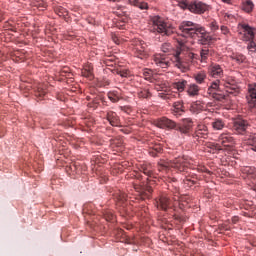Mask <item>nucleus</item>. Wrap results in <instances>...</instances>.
Instances as JSON below:
<instances>
[{"instance_id":"f257e3e1","label":"nucleus","mask_w":256,"mask_h":256,"mask_svg":"<svg viewBox=\"0 0 256 256\" xmlns=\"http://www.w3.org/2000/svg\"><path fill=\"white\" fill-rule=\"evenodd\" d=\"M186 39L187 36L183 34L178 35L174 56L170 58L171 61L175 63V66L182 70L183 73L189 69V63H191V61H193V57H195V54H193V52H189V47L185 45V43H187Z\"/></svg>"},{"instance_id":"f03ea898","label":"nucleus","mask_w":256,"mask_h":256,"mask_svg":"<svg viewBox=\"0 0 256 256\" xmlns=\"http://www.w3.org/2000/svg\"><path fill=\"white\" fill-rule=\"evenodd\" d=\"M233 129L238 133V135H246L248 136L247 145L250 146L252 151H256V137L251 136L255 131H253V127H251V122L249 120L238 118L234 121Z\"/></svg>"},{"instance_id":"7ed1b4c3","label":"nucleus","mask_w":256,"mask_h":256,"mask_svg":"<svg viewBox=\"0 0 256 256\" xmlns=\"http://www.w3.org/2000/svg\"><path fill=\"white\" fill-rule=\"evenodd\" d=\"M153 32L157 33H171V25L167 24L160 16H153L152 19Z\"/></svg>"},{"instance_id":"20e7f679","label":"nucleus","mask_w":256,"mask_h":256,"mask_svg":"<svg viewBox=\"0 0 256 256\" xmlns=\"http://www.w3.org/2000/svg\"><path fill=\"white\" fill-rule=\"evenodd\" d=\"M132 45L134 46V54L138 59H147V44L145 42L135 39L132 41Z\"/></svg>"},{"instance_id":"39448f33","label":"nucleus","mask_w":256,"mask_h":256,"mask_svg":"<svg viewBox=\"0 0 256 256\" xmlns=\"http://www.w3.org/2000/svg\"><path fill=\"white\" fill-rule=\"evenodd\" d=\"M188 9L191 13H195V15H203V13L211 9V6L199 0H195L188 5Z\"/></svg>"},{"instance_id":"423d86ee","label":"nucleus","mask_w":256,"mask_h":256,"mask_svg":"<svg viewBox=\"0 0 256 256\" xmlns=\"http://www.w3.org/2000/svg\"><path fill=\"white\" fill-rule=\"evenodd\" d=\"M168 167H172L173 169H177V171L183 172L187 169V161H185V158H176L174 160H170ZM163 169H167V165H160L158 167V171H163Z\"/></svg>"},{"instance_id":"0eeeda50","label":"nucleus","mask_w":256,"mask_h":256,"mask_svg":"<svg viewBox=\"0 0 256 256\" xmlns=\"http://www.w3.org/2000/svg\"><path fill=\"white\" fill-rule=\"evenodd\" d=\"M153 125L159 129H177V123L167 117L153 120Z\"/></svg>"},{"instance_id":"6e6552de","label":"nucleus","mask_w":256,"mask_h":256,"mask_svg":"<svg viewBox=\"0 0 256 256\" xmlns=\"http://www.w3.org/2000/svg\"><path fill=\"white\" fill-rule=\"evenodd\" d=\"M179 29L180 31H182V33H191V31H193L194 33H201L205 31L203 27L191 21L182 22Z\"/></svg>"},{"instance_id":"1a4fd4ad","label":"nucleus","mask_w":256,"mask_h":256,"mask_svg":"<svg viewBox=\"0 0 256 256\" xmlns=\"http://www.w3.org/2000/svg\"><path fill=\"white\" fill-rule=\"evenodd\" d=\"M176 131L181 133V135H189L191 133V129H193V120L190 118H186L182 121V124H176Z\"/></svg>"},{"instance_id":"9d476101","label":"nucleus","mask_w":256,"mask_h":256,"mask_svg":"<svg viewBox=\"0 0 256 256\" xmlns=\"http://www.w3.org/2000/svg\"><path fill=\"white\" fill-rule=\"evenodd\" d=\"M225 88L228 95H233L234 97L239 95V86L237 85V81H235L233 78L227 79Z\"/></svg>"},{"instance_id":"9b49d317","label":"nucleus","mask_w":256,"mask_h":256,"mask_svg":"<svg viewBox=\"0 0 256 256\" xmlns=\"http://www.w3.org/2000/svg\"><path fill=\"white\" fill-rule=\"evenodd\" d=\"M156 206L157 209L167 211V209L171 207V198H169V196H160V198L156 200Z\"/></svg>"},{"instance_id":"f8f14e48","label":"nucleus","mask_w":256,"mask_h":256,"mask_svg":"<svg viewBox=\"0 0 256 256\" xmlns=\"http://www.w3.org/2000/svg\"><path fill=\"white\" fill-rule=\"evenodd\" d=\"M169 57H166L163 54L154 55V63H156L157 67H161L162 69H167L169 67Z\"/></svg>"},{"instance_id":"ddd939ff","label":"nucleus","mask_w":256,"mask_h":256,"mask_svg":"<svg viewBox=\"0 0 256 256\" xmlns=\"http://www.w3.org/2000/svg\"><path fill=\"white\" fill-rule=\"evenodd\" d=\"M219 142L223 147H233V143H235V139L231 136L230 133H222L219 136Z\"/></svg>"},{"instance_id":"4468645a","label":"nucleus","mask_w":256,"mask_h":256,"mask_svg":"<svg viewBox=\"0 0 256 256\" xmlns=\"http://www.w3.org/2000/svg\"><path fill=\"white\" fill-rule=\"evenodd\" d=\"M205 102L201 100L194 101L190 104V112L199 115L202 111H205Z\"/></svg>"},{"instance_id":"2eb2a0df","label":"nucleus","mask_w":256,"mask_h":256,"mask_svg":"<svg viewBox=\"0 0 256 256\" xmlns=\"http://www.w3.org/2000/svg\"><path fill=\"white\" fill-rule=\"evenodd\" d=\"M106 119L107 121H109L112 127H119V125H121V120H119V116H117V113L113 111L107 112Z\"/></svg>"},{"instance_id":"dca6fc26","label":"nucleus","mask_w":256,"mask_h":256,"mask_svg":"<svg viewBox=\"0 0 256 256\" xmlns=\"http://www.w3.org/2000/svg\"><path fill=\"white\" fill-rule=\"evenodd\" d=\"M209 135V131L207 130V126L200 124L197 126L195 133L193 134V137H201L205 139Z\"/></svg>"},{"instance_id":"f3484780","label":"nucleus","mask_w":256,"mask_h":256,"mask_svg":"<svg viewBox=\"0 0 256 256\" xmlns=\"http://www.w3.org/2000/svg\"><path fill=\"white\" fill-rule=\"evenodd\" d=\"M179 92H171L166 90V92L159 93V97L165 99L166 101H173L174 99H179Z\"/></svg>"},{"instance_id":"a211bd4d","label":"nucleus","mask_w":256,"mask_h":256,"mask_svg":"<svg viewBox=\"0 0 256 256\" xmlns=\"http://www.w3.org/2000/svg\"><path fill=\"white\" fill-rule=\"evenodd\" d=\"M210 75L217 79V77H223V68L219 64H214L210 66Z\"/></svg>"},{"instance_id":"6ab92c4d","label":"nucleus","mask_w":256,"mask_h":256,"mask_svg":"<svg viewBox=\"0 0 256 256\" xmlns=\"http://www.w3.org/2000/svg\"><path fill=\"white\" fill-rule=\"evenodd\" d=\"M173 115L179 116L182 113H185V106H183V102L177 101L173 103V109H172Z\"/></svg>"},{"instance_id":"aec40b11","label":"nucleus","mask_w":256,"mask_h":256,"mask_svg":"<svg viewBox=\"0 0 256 256\" xmlns=\"http://www.w3.org/2000/svg\"><path fill=\"white\" fill-rule=\"evenodd\" d=\"M199 91H201V88L199 87V85H197L195 83L188 85L187 93H188L189 97L199 96Z\"/></svg>"},{"instance_id":"412c9836","label":"nucleus","mask_w":256,"mask_h":256,"mask_svg":"<svg viewBox=\"0 0 256 256\" xmlns=\"http://www.w3.org/2000/svg\"><path fill=\"white\" fill-rule=\"evenodd\" d=\"M193 79L194 81H196V83H198V85H203V83L207 81V73H205V71H200L198 73H195L193 75Z\"/></svg>"},{"instance_id":"4be33fe9","label":"nucleus","mask_w":256,"mask_h":256,"mask_svg":"<svg viewBox=\"0 0 256 256\" xmlns=\"http://www.w3.org/2000/svg\"><path fill=\"white\" fill-rule=\"evenodd\" d=\"M82 75L87 79H93V65L86 64L82 69Z\"/></svg>"},{"instance_id":"5701e85b","label":"nucleus","mask_w":256,"mask_h":256,"mask_svg":"<svg viewBox=\"0 0 256 256\" xmlns=\"http://www.w3.org/2000/svg\"><path fill=\"white\" fill-rule=\"evenodd\" d=\"M173 87L178 91V93H183L185 91V88L187 87V81L180 80L178 82H174Z\"/></svg>"},{"instance_id":"b1692460","label":"nucleus","mask_w":256,"mask_h":256,"mask_svg":"<svg viewBox=\"0 0 256 256\" xmlns=\"http://www.w3.org/2000/svg\"><path fill=\"white\" fill-rule=\"evenodd\" d=\"M108 99L112 102V103H118L121 99V93H119L118 91H110L108 92Z\"/></svg>"},{"instance_id":"393cba45","label":"nucleus","mask_w":256,"mask_h":256,"mask_svg":"<svg viewBox=\"0 0 256 256\" xmlns=\"http://www.w3.org/2000/svg\"><path fill=\"white\" fill-rule=\"evenodd\" d=\"M115 199L118 206L125 205V202L127 201V194L124 192H117L115 194Z\"/></svg>"},{"instance_id":"a878e982","label":"nucleus","mask_w":256,"mask_h":256,"mask_svg":"<svg viewBox=\"0 0 256 256\" xmlns=\"http://www.w3.org/2000/svg\"><path fill=\"white\" fill-rule=\"evenodd\" d=\"M219 91H221L219 88V80H216L212 82L211 85L208 87L207 94L213 95V93H217Z\"/></svg>"},{"instance_id":"bb28decb","label":"nucleus","mask_w":256,"mask_h":256,"mask_svg":"<svg viewBox=\"0 0 256 256\" xmlns=\"http://www.w3.org/2000/svg\"><path fill=\"white\" fill-rule=\"evenodd\" d=\"M137 95L139 99H149L151 92L147 88H140L138 89Z\"/></svg>"},{"instance_id":"cd10ccee","label":"nucleus","mask_w":256,"mask_h":256,"mask_svg":"<svg viewBox=\"0 0 256 256\" xmlns=\"http://www.w3.org/2000/svg\"><path fill=\"white\" fill-rule=\"evenodd\" d=\"M212 127L215 131H221L225 127V122L221 119H215L212 122Z\"/></svg>"},{"instance_id":"c85d7f7f","label":"nucleus","mask_w":256,"mask_h":256,"mask_svg":"<svg viewBox=\"0 0 256 256\" xmlns=\"http://www.w3.org/2000/svg\"><path fill=\"white\" fill-rule=\"evenodd\" d=\"M162 51L163 53H171L172 57H174V53L177 49H173L170 43H164L162 45Z\"/></svg>"},{"instance_id":"c756f323","label":"nucleus","mask_w":256,"mask_h":256,"mask_svg":"<svg viewBox=\"0 0 256 256\" xmlns=\"http://www.w3.org/2000/svg\"><path fill=\"white\" fill-rule=\"evenodd\" d=\"M210 97L215 99V101H225L227 99V95L221 94V90L218 92H214L213 94H210Z\"/></svg>"},{"instance_id":"7c9ffc66","label":"nucleus","mask_w":256,"mask_h":256,"mask_svg":"<svg viewBox=\"0 0 256 256\" xmlns=\"http://www.w3.org/2000/svg\"><path fill=\"white\" fill-rule=\"evenodd\" d=\"M253 7H254V4L253 2H251V0L244 2L242 5V9L246 13H251V11H253Z\"/></svg>"},{"instance_id":"2f4dec72","label":"nucleus","mask_w":256,"mask_h":256,"mask_svg":"<svg viewBox=\"0 0 256 256\" xmlns=\"http://www.w3.org/2000/svg\"><path fill=\"white\" fill-rule=\"evenodd\" d=\"M239 29L243 30L244 33H255L256 28L249 26V24H239Z\"/></svg>"},{"instance_id":"473e14b6","label":"nucleus","mask_w":256,"mask_h":256,"mask_svg":"<svg viewBox=\"0 0 256 256\" xmlns=\"http://www.w3.org/2000/svg\"><path fill=\"white\" fill-rule=\"evenodd\" d=\"M35 95L37 97H45L47 95V90L45 89V86L43 84H40L35 92Z\"/></svg>"},{"instance_id":"72a5a7b5","label":"nucleus","mask_w":256,"mask_h":256,"mask_svg":"<svg viewBox=\"0 0 256 256\" xmlns=\"http://www.w3.org/2000/svg\"><path fill=\"white\" fill-rule=\"evenodd\" d=\"M200 41H201L202 45H209V43H211L213 41V38L211 36H209V34L203 33Z\"/></svg>"},{"instance_id":"f704fd0d","label":"nucleus","mask_w":256,"mask_h":256,"mask_svg":"<svg viewBox=\"0 0 256 256\" xmlns=\"http://www.w3.org/2000/svg\"><path fill=\"white\" fill-rule=\"evenodd\" d=\"M56 14L58 17H63L64 19H66L67 16L69 15V12L67 11V9L63 7H59L56 9Z\"/></svg>"},{"instance_id":"c9c22d12","label":"nucleus","mask_w":256,"mask_h":256,"mask_svg":"<svg viewBox=\"0 0 256 256\" xmlns=\"http://www.w3.org/2000/svg\"><path fill=\"white\" fill-rule=\"evenodd\" d=\"M241 39H242V41H249V43H251V41H253V39H255V34L254 33H243V34H241Z\"/></svg>"},{"instance_id":"e433bc0d","label":"nucleus","mask_w":256,"mask_h":256,"mask_svg":"<svg viewBox=\"0 0 256 256\" xmlns=\"http://www.w3.org/2000/svg\"><path fill=\"white\" fill-rule=\"evenodd\" d=\"M140 171L142 173H144V175H146L147 177H151V175H153V171L151 170V166L143 165L141 167Z\"/></svg>"},{"instance_id":"4c0bfd02","label":"nucleus","mask_w":256,"mask_h":256,"mask_svg":"<svg viewBox=\"0 0 256 256\" xmlns=\"http://www.w3.org/2000/svg\"><path fill=\"white\" fill-rule=\"evenodd\" d=\"M130 5H134V7H139L140 9H147V4L139 3V0H128Z\"/></svg>"},{"instance_id":"58836bf2","label":"nucleus","mask_w":256,"mask_h":256,"mask_svg":"<svg viewBox=\"0 0 256 256\" xmlns=\"http://www.w3.org/2000/svg\"><path fill=\"white\" fill-rule=\"evenodd\" d=\"M232 59L236 61V63L241 64V63H244L246 58H245V55L243 54H237V55H234Z\"/></svg>"},{"instance_id":"ea45409f","label":"nucleus","mask_w":256,"mask_h":256,"mask_svg":"<svg viewBox=\"0 0 256 256\" xmlns=\"http://www.w3.org/2000/svg\"><path fill=\"white\" fill-rule=\"evenodd\" d=\"M200 57H201V61H207V57H209V50L202 49L200 51Z\"/></svg>"},{"instance_id":"a19ab883","label":"nucleus","mask_w":256,"mask_h":256,"mask_svg":"<svg viewBox=\"0 0 256 256\" xmlns=\"http://www.w3.org/2000/svg\"><path fill=\"white\" fill-rule=\"evenodd\" d=\"M88 107H90L91 109H97V107H99V99H93L91 102L88 103Z\"/></svg>"},{"instance_id":"79ce46f5","label":"nucleus","mask_w":256,"mask_h":256,"mask_svg":"<svg viewBox=\"0 0 256 256\" xmlns=\"http://www.w3.org/2000/svg\"><path fill=\"white\" fill-rule=\"evenodd\" d=\"M247 49L252 53H256V43L252 40L251 42L248 43Z\"/></svg>"},{"instance_id":"37998d69","label":"nucleus","mask_w":256,"mask_h":256,"mask_svg":"<svg viewBox=\"0 0 256 256\" xmlns=\"http://www.w3.org/2000/svg\"><path fill=\"white\" fill-rule=\"evenodd\" d=\"M156 91H161L160 93H166L167 92V87H165V84L159 85L157 84L155 86Z\"/></svg>"},{"instance_id":"c03bdc74","label":"nucleus","mask_w":256,"mask_h":256,"mask_svg":"<svg viewBox=\"0 0 256 256\" xmlns=\"http://www.w3.org/2000/svg\"><path fill=\"white\" fill-rule=\"evenodd\" d=\"M210 29H211V31H218L219 30V24H217L216 21H212L210 23Z\"/></svg>"},{"instance_id":"a18cd8bd","label":"nucleus","mask_w":256,"mask_h":256,"mask_svg":"<svg viewBox=\"0 0 256 256\" xmlns=\"http://www.w3.org/2000/svg\"><path fill=\"white\" fill-rule=\"evenodd\" d=\"M112 41H114V43H116V45H120L121 38H119V36L117 34H112Z\"/></svg>"},{"instance_id":"49530a36","label":"nucleus","mask_w":256,"mask_h":256,"mask_svg":"<svg viewBox=\"0 0 256 256\" xmlns=\"http://www.w3.org/2000/svg\"><path fill=\"white\" fill-rule=\"evenodd\" d=\"M105 219H106V221H113V219H114V215H113V213H111V212H106L105 214Z\"/></svg>"},{"instance_id":"de8ad7c7","label":"nucleus","mask_w":256,"mask_h":256,"mask_svg":"<svg viewBox=\"0 0 256 256\" xmlns=\"http://www.w3.org/2000/svg\"><path fill=\"white\" fill-rule=\"evenodd\" d=\"M118 75H120V77H129V70H120L118 71Z\"/></svg>"},{"instance_id":"09e8293b","label":"nucleus","mask_w":256,"mask_h":256,"mask_svg":"<svg viewBox=\"0 0 256 256\" xmlns=\"http://www.w3.org/2000/svg\"><path fill=\"white\" fill-rule=\"evenodd\" d=\"M134 189H136V191L138 193H140L141 195H143L144 191H145V188H139V186H135Z\"/></svg>"},{"instance_id":"8fccbe9b","label":"nucleus","mask_w":256,"mask_h":256,"mask_svg":"<svg viewBox=\"0 0 256 256\" xmlns=\"http://www.w3.org/2000/svg\"><path fill=\"white\" fill-rule=\"evenodd\" d=\"M232 223H239V217L238 216H234L232 217Z\"/></svg>"},{"instance_id":"3c124183","label":"nucleus","mask_w":256,"mask_h":256,"mask_svg":"<svg viewBox=\"0 0 256 256\" xmlns=\"http://www.w3.org/2000/svg\"><path fill=\"white\" fill-rule=\"evenodd\" d=\"M221 31H223L224 33H227L228 29L226 26H221Z\"/></svg>"},{"instance_id":"603ef678","label":"nucleus","mask_w":256,"mask_h":256,"mask_svg":"<svg viewBox=\"0 0 256 256\" xmlns=\"http://www.w3.org/2000/svg\"><path fill=\"white\" fill-rule=\"evenodd\" d=\"M185 183H187V185H194V181H191V180H186V182Z\"/></svg>"},{"instance_id":"864d4df0","label":"nucleus","mask_w":256,"mask_h":256,"mask_svg":"<svg viewBox=\"0 0 256 256\" xmlns=\"http://www.w3.org/2000/svg\"><path fill=\"white\" fill-rule=\"evenodd\" d=\"M144 76H145V77H151V73L145 71V72H144Z\"/></svg>"},{"instance_id":"5fc2aeb1","label":"nucleus","mask_w":256,"mask_h":256,"mask_svg":"<svg viewBox=\"0 0 256 256\" xmlns=\"http://www.w3.org/2000/svg\"><path fill=\"white\" fill-rule=\"evenodd\" d=\"M64 38H65V39H71V35L65 34V35H64Z\"/></svg>"},{"instance_id":"6e6d98bb","label":"nucleus","mask_w":256,"mask_h":256,"mask_svg":"<svg viewBox=\"0 0 256 256\" xmlns=\"http://www.w3.org/2000/svg\"><path fill=\"white\" fill-rule=\"evenodd\" d=\"M147 191H148V193H152L153 189L151 187H147Z\"/></svg>"},{"instance_id":"4d7b16f0","label":"nucleus","mask_w":256,"mask_h":256,"mask_svg":"<svg viewBox=\"0 0 256 256\" xmlns=\"http://www.w3.org/2000/svg\"><path fill=\"white\" fill-rule=\"evenodd\" d=\"M206 107H213V104L207 103V104H206Z\"/></svg>"},{"instance_id":"13d9d810","label":"nucleus","mask_w":256,"mask_h":256,"mask_svg":"<svg viewBox=\"0 0 256 256\" xmlns=\"http://www.w3.org/2000/svg\"><path fill=\"white\" fill-rule=\"evenodd\" d=\"M224 3H231V0H222Z\"/></svg>"},{"instance_id":"bf43d9fd","label":"nucleus","mask_w":256,"mask_h":256,"mask_svg":"<svg viewBox=\"0 0 256 256\" xmlns=\"http://www.w3.org/2000/svg\"><path fill=\"white\" fill-rule=\"evenodd\" d=\"M245 171H251V168H250V167H247V168L245 169Z\"/></svg>"},{"instance_id":"052dcab7","label":"nucleus","mask_w":256,"mask_h":256,"mask_svg":"<svg viewBox=\"0 0 256 256\" xmlns=\"http://www.w3.org/2000/svg\"><path fill=\"white\" fill-rule=\"evenodd\" d=\"M110 1H112L113 3H115V2H117V1H119V0H110Z\"/></svg>"},{"instance_id":"680f3d73","label":"nucleus","mask_w":256,"mask_h":256,"mask_svg":"<svg viewBox=\"0 0 256 256\" xmlns=\"http://www.w3.org/2000/svg\"><path fill=\"white\" fill-rule=\"evenodd\" d=\"M10 31H13V28H9Z\"/></svg>"},{"instance_id":"e2e57ef3","label":"nucleus","mask_w":256,"mask_h":256,"mask_svg":"<svg viewBox=\"0 0 256 256\" xmlns=\"http://www.w3.org/2000/svg\"><path fill=\"white\" fill-rule=\"evenodd\" d=\"M107 83V85H109V82H106Z\"/></svg>"}]
</instances>
